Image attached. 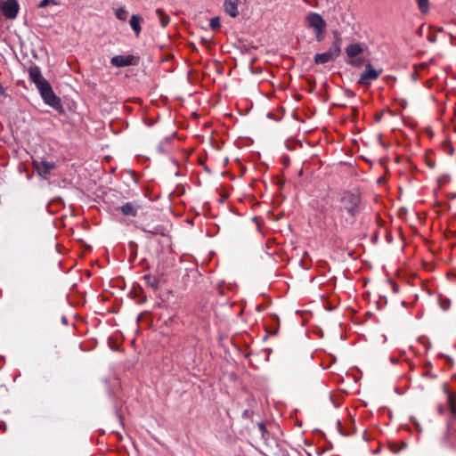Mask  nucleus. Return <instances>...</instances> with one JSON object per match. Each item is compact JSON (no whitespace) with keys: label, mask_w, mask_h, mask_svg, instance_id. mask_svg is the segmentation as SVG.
Returning <instances> with one entry per match:
<instances>
[{"label":"nucleus","mask_w":456,"mask_h":456,"mask_svg":"<svg viewBox=\"0 0 456 456\" xmlns=\"http://www.w3.org/2000/svg\"><path fill=\"white\" fill-rule=\"evenodd\" d=\"M360 194L356 191H346L339 200V209L346 211L350 216L354 217L360 210Z\"/></svg>","instance_id":"obj_1"},{"label":"nucleus","mask_w":456,"mask_h":456,"mask_svg":"<svg viewBox=\"0 0 456 456\" xmlns=\"http://www.w3.org/2000/svg\"><path fill=\"white\" fill-rule=\"evenodd\" d=\"M305 23L309 29L314 31L318 42H322L324 39L327 24L319 13L313 12L307 13L305 18Z\"/></svg>","instance_id":"obj_2"},{"label":"nucleus","mask_w":456,"mask_h":456,"mask_svg":"<svg viewBox=\"0 0 456 456\" xmlns=\"http://www.w3.org/2000/svg\"><path fill=\"white\" fill-rule=\"evenodd\" d=\"M44 100V102L50 107L60 110L61 109V99L54 94L48 81L37 87Z\"/></svg>","instance_id":"obj_3"},{"label":"nucleus","mask_w":456,"mask_h":456,"mask_svg":"<svg viewBox=\"0 0 456 456\" xmlns=\"http://www.w3.org/2000/svg\"><path fill=\"white\" fill-rule=\"evenodd\" d=\"M19 9L20 6L17 0H0V10L7 19H15L18 15Z\"/></svg>","instance_id":"obj_4"},{"label":"nucleus","mask_w":456,"mask_h":456,"mask_svg":"<svg viewBox=\"0 0 456 456\" xmlns=\"http://www.w3.org/2000/svg\"><path fill=\"white\" fill-rule=\"evenodd\" d=\"M382 72V69H376L370 63L365 66L364 71L359 78V84L370 85L372 81L376 80Z\"/></svg>","instance_id":"obj_5"},{"label":"nucleus","mask_w":456,"mask_h":456,"mask_svg":"<svg viewBox=\"0 0 456 456\" xmlns=\"http://www.w3.org/2000/svg\"><path fill=\"white\" fill-rule=\"evenodd\" d=\"M33 166L38 175L46 179L51 171L56 167L54 162H48L45 160H33Z\"/></svg>","instance_id":"obj_6"},{"label":"nucleus","mask_w":456,"mask_h":456,"mask_svg":"<svg viewBox=\"0 0 456 456\" xmlns=\"http://www.w3.org/2000/svg\"><path fill=\"white\" fill-rule=\"evenodd\" d=\"M29 79L37 87L40 85L45 83L47 80L43 77L39 67L32 65L28 69Z\"/></svg>","instance_id":"obj_7"},{"label":"nucleus","mask_w":456,"mask_h":456,"mask_svg":"<svg viewBox=\"0 0 456 456\" xmlns=\"http://www.w3.org/2000/svg\"><path fill=\"white\" fill-rule=\"evenodd\" d=\"M118 209L120 210L124 216H136L138 210L140 209V206L134 201L127 202L123 206L118 207Z\"/></svg>","instance_id":"obj_8"},{"label":"nucleus","mask_w":456,"mask_h":456,"mask_svg":"<svg viewBox=\"0 0 456 456\" xmlns=\"http://www.w3.org/2000/svg\"><path fill=\"white\" fill-rule=\"evenodd\" d=\"M239 4H240L239 0H225V2L224 4V10L231 17L236 18L239 14V12H238Z\"/></svg>","instance_id":"obj_9"},{"label":"nucleus","mask_w":456,"mask_h":456,"mask_svg":"<svg viewBox=\"0 0 456 456\" xmlns=\"http://www.w3.org/2000/svg\"><path fill=\"white\" fill-rule=\"evenodd\" d=\"M133 56L117 55L111 58L110 63L115 67H126L133 64Z\"/></svg>","instance_id":"obj_10"},{"label":"nucleus","mask_w":456,"mask_h":456,"mask_svg":"<svg viewBox=\"0 0 456 456\" xmlns=\"http://www.w3.org/2000/svg\"><path fill=\"white\" fill-rule=\"evenodd\" d=\"M142 21V18L140 15H133L130 19V26L136 36H139L141 33V23Z\"/></svg>","instance_id":"obj_11"},{"label":"nucleus","mask_w":456,"mask_h":456,"mask_svg":"<svg viewBox=\"0 0 456 456\" xmlns=\"http://www.w3.org/2000/svg\"><path fill=\"white\" fill-rule=\"evenodd\" d=\"M335 61L333 56L328 52L322 53H317L314 56V62L316 64H325L330 61Z\"/></svg>","instance_id":"obj_12"},{"label":"nucleus","mask_w":456,"mask_h":456,"mask_svg":"<svg viewBox=\"0 0 456 456\" xmlns=\"http://www.w3.org/2000/svg\"><path fill=\"white\" fill-rule=\"evenodd\" d=\"M341 52V38L337 37L334 40L332 46L330 48L329 53L333 56L334 60H336Z\"/></svg>","instance_id":"obj_13"},{"label":"nucleus","mask_w":456,"mask_h":456,"mask_svg":"<svg viewBox=\"0 0 456 456\" xmlns=\"http://www.w3.org/2000/svg\"><path fill=\"white\" fill-rule=\"evenodd\" d=\"M346 54L349 58H355L362 52V48L358 44H353L346 47Z\"/></svg>","instance_id":"obj_14"},{"label":"nucleus","mask_w":456,"mask_h":456,"mask_svg":"<svg viewBox=\"0 0 456 456\" xmlns=\"http://www.w3.org/2000/svg\"><path fill=\"white\" fill-rule=\"evenodd\" d=\"M155 12L159 20L160 25L163 28L167 27L170 20L169 16L166 14L161 9H157Z\"/></svg>","instance_id":"obj_15"},{"label":"nucleus","mask_w":456,"mask_h":456,"mask_svg":"<svg viewBox=\"0 0 456 456\" xmlns=\"http://www.w3.org/2000/svg\"><path fill=\"white\" fill-rule=\"evenodd\" d=\"M116 17L120 20H126L128 15V12L124 8H118L115 12Z\"/></svg>","instance_id":"obj_16"},{"label":"nucleus","mask_w":456,"mask_h":456,"mask_svg":"<svg viewBox=\"0 0 456 456\" xmlns=\"http://www.w3.org/2000/svg\"><path fill=\"white\" fill-rule=\"evenodd\" d=\"M209 26L212 29H218L220 28V19L218 17H214L209 21Z\"/></svg>","instance_id":"obj_17"},{"label":"nucleus","mask_w":456,"mask_h":456,"mask_svg":"<svg viewBox=\"0 0 456 456\" xmlns=\"http://www.w3.org/2000/svg\"><path fill=\"white\" fill-rule=\"evenodd\" d=\"M419 9L422 12H427L428 9V0H417Z\"/></svg>","instance_id":"obj_18"},{"label":"nucleus","mask_w":456,"mask_h":456,"mask_svg":"<svg viewBox=\"0 0 456 456\" xmlns=\"http://www.w3.org/2000/svg\"><path fill=\"white\" fill-rule=\"evenodd\" d=\"M50 4H57V3L55 2V0H42V1L38 4V7H39V8H45V7L48 6Z\"/></svg>","instance_id":"obj_19"},{"label":"nucleus","mask_w":456,"mask_h":456,"mask_svg":"<svg viewBox=\"0 0 456 456\" xmlns=\"http://www.w3.org/2000/svg\"><path fill=\"white\" fill-rule=\"evenodd\" d=\"M350 64L354 66H361L362 64V60L360 58H351Z\"/></svg>","instance_id":"obj_20"},{"label":"nucleus","mask_w":456,"mask_h":456,"mask_svg":"<svg viewBox=\"0 0 456 456\" xmlns=\"http://www.w3.org/2000/svg\"><path fill=\"white\" fill-rule=\"evenodd\" d=\"M440 305L444 310H447L450 306V301H441Z\"/></svg>","instance_id":"obj_21"},{"label":"nucleus","mask_w":456,"mask_h":456,"mask_svg":"<svg viewBox=\"0 0 456 456\" xmlns=\"http://www.w3.org/2000/svg\"><path fill=\"white\" fill-rule=\"evenodd\" d=\"M0 95H2L4 97L7 96L4 88L3 87V86L1 84H0Z\"/></svg>","instance_id":"obj_22"},{"label":"nucleus","mask_w":456,"mask_h":456,"mask_svg":"<svg viewBox=\"0 0 456 456\" xmlns=\"http://www.w3.org/2000/svg\"><path fill=\"white\" fill-rule=\"evenodd\" d=\"M150 282H151V284L152 286H156V285H155L156 280H155L154 278H153V281H150Z\"/></svg>","instance_id":"obj_23"},{"label":"nucleus","mask_w":456,"mask_h":456,"mask_svg":"<svg viewBox=\"0 0 456 456\" xmlns=\"http://www.w3.org/2000/svg\"><path fill=\"white\" fill-rule=\"evenodd\" d=\"M448 401L452 404V397L451 396H448Z\"/></svg>","instance_id":"obj_24"},{"label":"nucleus","mask_w":456,"mask_h":456,"mask_svg":"<svg viewBox=\"0 0 456 456\" xmlns=\"http://www.w3.org/2000/svg\"><path fill=\"white\" fill-rule=\"evenodd\" d=\"M145 279H147L150 281L151 277V276H146Z\"/></svg>","instance_id":"obj_25"}]
</instances>
